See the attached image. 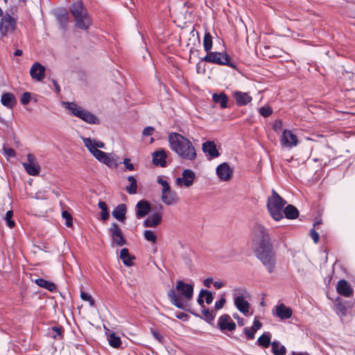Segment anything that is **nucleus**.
<instances>
[{
	"instance_id": "obj_1",
	"label": "nucleus",
	"mask_w": 355,
	"mask_h": 355,
	"mask_svg": "<svg viewBox=\"0 0 355 355\" xmlns=\"http://www.w3.org/2000/svg\"><path fill=\"white\" fill-rule=\"evenodd\" d=\"M169 147L180 158L193 162L197 157V153L192 142L178 132H171L168 136Z\"/></svg>"
},
{
	"instance_id": "obj_2",
	"label": "nucleus",
	"mask_w": 355,
	"mask_h": 355,
	"mask_svg": "<svg viewBox=\"0 0 355 355\" xmlns=\"http://www.w3.org/2000/svg\"><path fill=\"white\" fill-rule=\"evenodd\" d=\"M193 294V286L190 284H186L182 280L176 282L175 289H171L168 292V297L172 304L180 309H185L186 304L184 300H190Z\"/></svg>"
},
{
	"instance_id": "obj_3",
	"label": "nucleus",
	"mask_w": 355,
	"mask_h": 355,
	"mask_svg": "<svg viewBox=\"0 0 355 355\" xmlns=\"http://www.w3.org/2000/svg\"><path fill=\"white\" fill-rule=\"evenodd\" d=\"M69 10L74 18L76 28L87 31L92 25V19L83 3L76 1L71 6Z\"/></svg>"
},
{
	"instance_id": "obj_4",
	"label": "nucleus",
	"mask_w": 355,
	"mask_h": 355,
	"mask_svg": "<svg viewBox=\"0 0 355 355\" xmlns=\"http://www.w3.org/2000/svg\"><path fill=\"white\" fill-rule=\"evenodd\" d=\"M272 245L267 229L261 224H254L252 227V247L254 250Z\"/></svg>"
},
{
	"instance_id": "obj_5",
	"label": "nucleus",
	"mask_w": 355,
	"mask_h": 355,
	"mask_svg": "<svg viewBox=\"0 0 355 355\" xmlns=\"http://www.w3.org/2000/svg\"><path fill=\"white\" fill-rule=\"evenodd\" d=\"M286 204V200L272 189L271 196L268 198L267 209L275 220L279 221L283 218V210Z\"/></svg>"
},
{
	"instance_id": "obj_6",
	"label": "nucleus",
	"mask_w": 355,
	"mask_h": 355,
	"mask_svg": "<svg viewBox=\"0 0 355 355\" xmlns=\"http://www.w3.org/2000/svg\"><path fill=\"white\" fill-rule=\"evenodd\" d=\"M257 259L262 263L269 273L275 271L276 257L272 245L254 250Z\"/></svg>"
},
{
	"instance_id": "obj_7",
	"label": "nucleus",
	"mask_w": 355,
	"mask_h": 355,
	"mask_svg": "<svg viewBox=\"0 0 355 355\" xmlns=\"http://www.w3.org/2000/svg\"><path fill=\"white\" fill-rule=\"evenodd\" d=\"M64 107L69 110L71 114L78 117L89 124H99V119L92 112L78 106L73 102H64Z\"/></svg>"
},
{
	"instance_id": "obj_8",
	"label": "nucleus",
	"mask_w": 355,
	"mask_h": 355,
	"mask_svg": "<svg viewBox=\"0 0 355 355\" xmlns=\"http://www.w3.org/2000/svg\"><path fill=\"white\" fill-rule=\"evenodd\" d=\"M201 61L217 64L219 65L228 66L232 69H236V63L231 60L230 56L227 53L220 52H208Z\"/></svg>"
},
{
	"instance_id": "obj_9",
	"label": "nucleus",
	"mask_w": 355,
	"mask_h": 355,
	"mask_svg": "<svg viewBox=\"0 0 355 355\" xmlns=\"http://www.w3.org/2000/svg\"><path fill=\"white\" fill-rule=\"evenodd\" d=\"M248 293L244 288H237L234 293V302L238 310L246 315L249 312L250 304L247 300H244Z\"/></svg>"
},
{
	"instance_id": "obj_10",
	"label": "nucleus",
	"mask_w": 355,
	"mask_h": 355,
	"mask_svg": "<svg viewBox=\"0 0 355 355\" xmlns=\"http://www.w3.org/2000/svg\"><path fill=\"white\" fill-rule=\"evenodd\" d=\"M16 28V21L9 14L2 16L0 21V35L6 37L14 32Z\"/></svg>"
},
{
	"instance_id": "obj_11",
	"label": "nucleus",
	"mask_w": 355,
	"mask_h": 355,
	"mask_svg": "<svg viewBox=\"0 0 355 355\" xmlns=\"http://www.w3.org/2000/svg\"><path fill=\"white\" fill-rule=\"evenodd\" d=\"M112 243L118 246H122L126 244V240L123 235V232L118 224L112 223L109 229Z\"/></svg>"
},
{
	"instance_id": "obj_12",
	"label": "nucleus",
	"mask_w": 355,
	"mask_h": 355,
	"mask_svg": "<svg viewBox=\"0 0 355 355\" xmlns=\"http://www.w3.org/2000/svg\"><path fill=\"white\" fill-rule=\"evenodd\" d=\"M22 165L30 175H37L40 171V166L33 154L27 155V162H23Z\"/></svg>"
},
{
	"instance_id": "obj_13",
	"label": "nucleus",
	"mask_w": 355,
	"mask_h": 355,
	"mask_svg": "<svg viewBox=\"0 0 355 355\" xmlns=\"http://www.w3.org/2000/svg\"><path fill=\"white\" fill-rule=\"evenodd\" d=\"M218 326L222 332L225 331H233L236 329V324L228 314L220 316L218 320Z\"/></svg>"
},
{
	"instance_id": "obj_14",
	"label": "nucleus",
	"mask_w": 355,
	"mask_h": 355,
	"mask_svg": "<svg viewBox=\"0 0 355 355\" xmlns=\"http://www.w3.org/2000/svg\"><path fill=\"white\" fill-rule=\"evenodd\" d=\"M196 178L195 173L191 169H184L182 173V177L176 179V184L179 186L184 185L186 187H191Z\"/></svg>"
},
{
	"instance_id": "obj_15",
	"label": "nucleus",
	"mask_w": 355,
	"mask_h": 355,
	"mask_svg": "<svg viewBox=\"0 0 355 355\" xmlns=\"http://www.w3.org/2000/svg\"><path fill=\"white\" fill-rule=\"evenodd\" d=\"M151 210L150 204L148 201L141 200L137 202L135 206V216L137 219L142 218L147 216Z\"/></svg>"
},
{
	"instance_id": "obj_16",
	"label": "nucleus",
	"mask_w": 355,
	"mask_h": 355,
	"mask_svg": "<svg viewBox=\"0 0 355 355\" xmlns=\"http://www.w3.org/2000/svg\"><path fill=\"white\" fill-rule=\"evenodd\" d=\"M297 136L291 130H284L281 138V144L282 146L289 148L294 147L297 146Z\"/></svg>"
},
{
	"instance_id": "obj_17",
	"label": "nucleus",
	"mask_w": 355,
	"mask_h": 355,
	"mask_svg": "<svg viewBox=\"0 0 355 355\" xmlns=\"http://www.w3.org/2000/svg\"><path fill=\"white\" fill-rule=\"evenodd\" d=\"M273 315L281 320H286L291 318L293 311L290 307L285 306L284 304H280L275 306L273 309Z\"/></svg>"
},
{
	"instance_id": "obj_18",
	"label": "nucleus",
	"mask_w": 355,
	"mask_h": 355,
	"mask_svg": "<svg viewBox=\"0 0 355 355\" xmlns=\"http://www.w3.org/2000/svg\"><path fill=\"white\" fill-rule=\"evenodd\" d=\"M232 170L226 162L219 164L216 168V174L218 177L223 181L230 180L232 178Z\"/></svg>"
},
{
	"instance_id": "obj_19",
	"label": "nucleus",
	"mask_w": 355,
	"mask_h": 355,
	"mask_svg": "<svg viewBox=\"0 0 355 355\" xmlns=\"http://www.w3.org/2000/svg\"><path fill=\"white\" fill-rule=\"evenodd\" d=\"M30 75L33 79L42 81L45 76V67L40 63L35 62L31 67Z\"/></svg>"
},
{
	"instance_id": "obj_20",
	"label": "nucleus",
	"mask_w": 355,
	"mask_h": 355,
	"mask_svg": "<svg viewBox=\"0 0 355 355\" xmlns=\"http://www.w3.org/2000/svg\"><path fill=\"white\" fill-rule=\"evenodd\" d=\"M336 291L340 295L346 297L352 296L354 293V290L349 284L345 279H340L338 282L336 286Z\"/></svg>"
},
{
	"instance_id": "obj_21",
	"label": "nucleus",
	"mask_w": 355,
	"mask_h": 355,
	"mask_svg": "<svg viewBox=\"0 0 355 355\" xmlns=\"http://www.w3.org/2000/svg\"><path fill=\"white\" fill-rule=\"evenodd\" d=\"M83 143L90 153L99 162L105 156V152L96 149L94 146H92V140L90 138H83Z\"/></svg>"
},
{
	"instance_id": "obj_22",
	"label": "nucleus",
	"mask_w": 355,
	"mask_h": 355,
	"mask_svg": "<svg viewBox=\"0 0 355 355\" xmlns=\"http://www.w3.org/2000/svg\"><path fill=\"white\" fill-rule=\"evenodd\" d=\"M166 157L167 154L164 149L156 150L153 153V163L155 166L165 167L166 165Z\"/></svg>"
},
{
	"instance_id": "obj_23",
	"label": "nucleus",
	"mask_w": 355,
	"mask_h": 355,
	"mask_svg": "<svg viewBox=\"0 0 355 355\" xmlns=\"http://www.w3.org/2000/svg\"><path fill=\"white\" fill-rule=\"evenodd\" d=\"M161 199L166 205H175L179 200L177 193L171 189L166 191V193H162Z\"/></svg>"
},
{
	"instance_id": "obj_24",
	"label": "nucleus",
	"mask_w": 355,
	"mask_h": 355,
	"mask_svg": "<svg viewBox=\"0 0 355 355\" xmlns=\"http://www.w3.org/2000/svg\"><path fill=\"white\" fill-rule=\"evenodd\" d=\"M233 96L236 101V103L239 106H244L250 103L252 98L249 94L240 91H236L233 93Z\"/></svg>"
},
{
	"instance_id": "obj_25",
	"label": "nucleus",
	"mask_w": 355,
	"mask_h": 355,
	"mask_svg": "<svg viewBox=\"0 0 355 355\" xmlns=\"http://www.w3.org/2000/svg\"><path fill=\"white\" fill-rule=\"evenodd\" d=\"M202 151L207 153L211 158H216L220 155L216 146L214 141H207L202 144Z\"/></svg>"
},
{
	"instance_id": "obj_26",
	"label": "nucleus",
	"mask_w": 355,
	"mask_h": 355,
	"mask_svg": "<svg viewBox=\"0 0 355 355\" xmlns=\"http://www.w3.org/2000/svg\"><path fill=\"white\" fill-rule=\"evenodd\" d=\"M162 220V214L155 213L145 219L143 222V225L145 227H155L161 223Z\"/></svg>"
},
{
	"instance_id": "obj_27",
	"label": "nucleus",
	"mask_w": 355,
	"mask_h": 355,
	"mask_svg": "<svg viewBox=\"0 0 355 355\" xmlns=\"http://www.w3.org/2000/svg\"><path fill=\"white\" fill-rule=\"evenodd\" d=\"M1 103L3 106L12 109L17 104V99L13 94L6 92L1 95Z\"/></svg>"
},
{
	"instance_id": "obj_28",
	"label": "nucleus",
	"mask_w": 355,
	"mask_h": 355,
	"mask_svg": "<svg viewBox=\"0 0 355 355\" xmlns=\"http://www.w3.org/2000/svg\"><path fill=\"white\" fill-rule=\"evenodd\" d=\"M127 207L125 204H119L117 205L112 211V216L114 218L120 222H124L126 217L125 214Z\"/></svg>"
},
{
	"instance_id": "obj_29",
	"label": "nucleus",
	"mask_w": 355,
	"mask_h": 355,
	"mask_svg": "<svg viewBox=\"0 0 355 355\" xmlns=\"http://www.w3.org/2000/svg\"><path fill=\"white\" fill-rule=\"evenodd\" d=\"M271 336V334L269 331L264 332L258 338L256 345L261 348H268L272 343Z\"/></svg>"
},
{
	"instance_id": "obj_30",
	"label": "nucleus",
	"mask_w": 355,
	"mask_h": 355,
	"mask_svg": "<svg viewBox=\"0 0 355 355\" xmlns=\"http://www.w3.org/2000/svg\"><path fill=\"white\" fill-rule=\"evenodd\" d=\"M34 282L40 287L44 288L51 292L56 290L57 286L53 282H51L42 278H37L34 280Z\"/></svg>"
},
{
	"instance_id": "obj_31",
	"label": "nucleus",
	"mask_w": 355,
	"mask_h": 355,
	"mask_svg": "<svg viewBox=\"0 0 355 355\" xmlns=\"http://www.w3.org/2000/svg\"><path fill=\"white\" fill-rule=\"evenodd\" d=\"M120 259L124 265L127 266H133V260L135 259L134 256L129 254L128 248H123L120 252Z\"/></svg>"
},
{
	"instance_id": "obj_32",
	"label": "nucleus",
	"mask_w": 355,
	"mask_h": 355,
	"mask_svg": "<svg viewBox=\"0 0 355 355\" xmlns=\"http://www.w3.org/2000/svg\"><path fill=\"white\" fill-rule=\"evenodd\" d=\"M212 100L214 103H219L221 108L225 109L227 107L228 98L225 93L222 92L219 94H214Z\"/></svg>"
},
{
	"instance_id": "obj_33",
	"label": "nucleus",
	"mask_w": 355,
	"mask_h": 355,
	"mask_svg": "<svg viewBox=\"0 0 355 355\" xmlns=\"http://www.w3.org/2000/svg\"><path fill=\"white\" fill-rule=\"evenodd\" d=\"M288 219H295L299 216L297 209L292 205H287L283 210V215Z\"/></svg>"
},
{
	"instance_id": "obj_34",
	"label": "nucleus",
	"mask_w": 355,
	"mask_h": 355,
	"mask_svg": "<svg viewBox=\"0 0 355 355\" xmlns=\"http://www.w3.org/2000/svg\"><path fill=\"white\" fill-rule=\"evenodd\" d=\"M104 164L107 165L109 167L116 168L118 166V163L116 162V156L111 155L110 153H105V156H103V158L100 161Z\"/></svg>"
},
{
	"instance_id": "obj_35",
	"label": "nucleus",
	"mask_w": 355,
	"mask_h": 355,
	"mask_svg": "<svg viewBox=\"0 0 355 355\" xmlns=\"http://www.w3.org/2000/svg\"><path fill=\"white\" fill-rule=\"evenodd\" d=\"M271 347V350L274 355H285L286 354L285 346L280 345L277 340L272 342Z\"/></svg>"
},
{
	"instance_id": "obj_36",
	"label": "nucleus",
	"mask_w": 355,
	"mask_h": 355,
	"mask_svg": "<svg viewBox=\"0 0 355 355\" xmlns=\"http://www.w3.org/2000/svg\"><path fill=\"white\" fill-rule=\"evenodd\" d=\"M336 312L340 316H345L347 315V306L340 297H337L336 300Z\"/></svg>"
},
{
	"instance_id": "obj_37",
	"label": "nucleus",
	"mask_w": 355,
	"mask_h": 355,
	"mask_svg": "<svg viewBox=\"0 0 355 355\" xmlns=\"http://www.w3.org/2000/svg\"><path fill=\"white\" fill-rule=\"evenodd\" d=\"M107 340L110 345L112 347L118 348L121 345V338L116 336V333L114 332L111 333L108 336Z\"/></svg>"
},
{
	"instance_id": "obj_38",
	"label": "nucleus",
	"mask_w": 355,
	"mask_h": 355,
	"mask_svg": "<svg viewBox=\"0 0 355 355\" xmlns=\"http://www.w3.org/2000/svg\"><path fill=\"white\" fill-rule=\"evenodd\" d=\"M128 180L130 182L129 186L126 187V191L129 194H135L137 193V180L133 176H129Z\"/></svg>"
},
{
	"instance_id": "obj_39",
	"label": "nucleus",
	"mask_w": 355,
	"mask_h": 355,
	"mask_svg": "<svg viewBox=\"0 0 355 355\" xmlns=\"http://www.w3.org/2000/svg\"><path fill=\"white\" fill-rule=\"evenodd\" d=\"M202 309V318L209 323L214 321L215 318V313H214V311H210L209 309L205 307Z\"/></svg>"
},
{
	"instance_id": "obj_40",
	"label": "nucleus",
	"mask_w": 355,
	"mask_h": 355,
	"mask_svg": "<svg viewBox=\"0 0 355 355\" xmlns=\"http://www.w3.org/2000/svg\"><path fill=\"white\" fill-rule=\"evenodd\" d=\"M203 46L207 53L209 52L212 48V37L209 33H205V34Z\"/></svg>"
},
{
	"instance_id": "obj_41",
	"label": "nucleus",
	"mask_w": 355,
	"mask_h": 355,
	"mask_svg": "<svg viewBox=\"0 0 355 355\" xmlns=\"http://www.w3.org/2000/svg\"><path fill=\"white\" fill-rule=\"evenodd\" d=\"M144 236L145 239L149 242L155 243L157 241V236L155 232L152 230H145L144 232Z\"/></svg>"
},
{
	"instance_id": "obj_42",
	"label": "nucleus",
	"mask_w": 355,
	"mask_h": 355,
	"mask_svg": "<svg viewBox=\"0 0 355 355\" xmlns=\"http://www.w3.org/2000/svg\"><path fill=\"white\" fill-rule=\"evenodd\" d=\"M157 182L162 187V193H166V191L171 189L167 180L164 179L162 176L157 177Z\"/></svg>"
},
{
	"instance_id": "obj_43",
	"label": "nucleus",
	"mask_w": 355,
	"mask_h": 355,
	"mask_svg": "<svg viewBox=\"0 0 355 355\" xmlns=\"http://www.w3.org/2000/svg\"><path fill=\"white\" fill-rule=\"evenodd\" d=\"M62 218L65 219V225L67 227H71L73 225V218L70 213L67 211H63L62 213Z\"/></svg>"
},
{
	"instance_id": "obj_44",
	"label": "nucleus",
	"mask_w": 355,
	"mask_h": 355,
	"mask_svg": "<svg viewBox=\"0 0 355 355\" xmlns=\"http://www.w3.org/2000/svg\"><path fill=\"white\" fill-rule=\"evenodd\" d=\"M12 216H13V211L12 210H9L6 212V216L4 218V219L6 221L7 225L10 228L13 227L15 225L14 220H12Z\"/></svg>"
},
{
	"instance_id": "obj_45",
	"label": "nucleus",
	"mask_w": 355,
	"mask_h": 355,
	"mask_svg": "<svg viewBox=\"0 0 355 355\" xmlns=\"http://www.w3.org/2000/svg\"><path fill=\"white\" fill-rule=\"evenodd\" d=\"M80 297H81V299L83 300L88 302L91 306H94L95 301L93 299V297L91 296V295L88 294L86 292L82 291L80 293Z\"/></svg>"
},
{
	"instance_id": "obj_46",
	"label": "nucleus",
	"mask_w": 355,
	"mask_h": 355,
	"mask_svg": "<svg viewBox=\"0 0 355 355\" xmlns=\"http://www.w3.org/2000/svg\"><path fill=\"white\" fill-rule=\"evenodd\" d=\"M58 19L59 22L62 24V26L64 27L67 25V21H68V13L65 10L62 11L61 13H60L58 16Z\"/></svg>"
},
{
	"instance_id": "obj_47",
	"label": "nucleus",
	"mask_w": 355,
	"mask_h": 355,
	"mask_svg": "<svg viewBox=\"0 0 355 355\" xmlns=\"http://www.w3.org/2000/svg\"><path fill=\"white\" fill-rule=\"evenodd\" d=\"M259 114L263 117H268L272 113V110L270 107H261L259 110Z\"/></svg>"
},
{
	"instance_id": "obj_48",
	"label": "nucleus",
	"mask_w": 355,
	"mask_h": 355,
	"mask_svg": "<svg viewBox=\"0 0 355 355\" xmlns=\"http://www.w3.org/2000/svg\"><path fill=\"white\" fill-rule=\"evenodd\" d=\"M243 333L246 336V338L248 340H253L255 336V331H252V329L250 327H245L243 329Z\"/></svg>"
},
{
	"instance_id": "obj_49",
	"label": "nucleus",
	"mask_w": 355,
	"mask_h": 355,
	"mask_svg": "<svg viewBox=\"0 0 355 355\" xmlns=\"http://www.w3.org/2000/svg\"><path fill=\"white\" fill-rule=\"evenodd\" d=\"M3 154L8 157H14L16 155V152L13 148H3Z\"/></svg>"
},
{
	"instance_id": "obj_50",
	"label": "nucleus",
	"mask_w": 355,
	"mask_h": 355,
	"mask_svg": "<svg viewBox=\"0 0 355 355\" xmlns=\"http://www.w3.org/2000/svg\"><path fill=\"white\" fill-rule=\"evenodd\" d=\"M202 293H204V297H205V302L207 304H210L214 299L212 293L210 291L204 289H202Z\"/></svg>"
},
{
	"instance_id": "obj_51",
	"label": "nucleus",
	"mask_w": 355,
	"mask_h": 355,
	"mask_svg": "<svg viewBox=\"0 0 355 355\" xmlns=\"http://www.w3.org/2000/svg\"><path fill=\"white\" fill-rule=\"evenodd\" d=\"M31 100V94L29 92H24L21 97V103L23 105H27Z\"/></svg>"
},
{
	"instance_id": "obj_52",
	"label": "nucleus",
	"mask_w": 355,
	"mask_h": 355,
	"mask_svg": "<svg viewBox=\"0 0 355 355\" xmlns=\"http://www.w3.org/2000/svg\"><path fill=\"white\" fill-rule=\"evenodd\" d=\"M262 327V323L258 320L257 317L254 318L253 324L251 327L252 331L257 332V330L260 329Z\"/></svg>"
},
{
	"instance_id": "obj_53",
	"label": "nucleus",
	"mask_w": 355,
	"mask_h": 355,
	"mask_svg": "<svg viewBox=\"0 0 355 355\" xmlns=\"http://www.w3.org/2000/svg\"><path fill=\"white\" fill-rule=\"evenodd\" d=\"M34 198L37 200H46L48 198V196L45 191H39L35 193Z\"/></svg>"
},
{
	"instance_id": "obj_54",
	"label": "nucleus",
	"mask_w": 355,
	"mask_h": 355,
	"mask_svg": "<svg viewBox=\"0 0 355 355\" xmlns=\"http://www.w3.org/2000/svg\"><path fill=\"white\" fill-rule=\"evenodd\" d=\"M309 235L311 237V239L313 240L315 243H318L320 236H319V234L314 229L311 230Z\"/></svg>"
},
{
	"instance_id": "obj_55",
	"label": "nucleus",
	"mask_w": 355,
	"mask_h": 355,
	"mask_svg": "<svg viewBox=\"0 0 355 355\" xmlns=\"http://www.w3.org/2000/svg\"><path fill=\"white\" fill-rule=\"evenodd\" d=\"M226 300L224 297H222L220 300H219L218 301H216L215 302V305H214V307L216 310H218V309H220L223 307L225 303Z\"/></svg>"
},
{
	"instance_id": "obj_56",
	"label": "nucleus",
	"mask_w": 355,
	"mask_h": 355,
	"mask_svg": "<svg viewBox=\"0 0 355 355\" xmlns=\"http://www.w3.org/2000/svg\"><path fill=\"white\" fill-rule=\"evenodd\" d=\"M203 61L199 62L196 64V71L198 73H204L205 72V66L202 64Z\"/></svg>"
},
{
	"instance_id": "obj_57",
	"label": "nucleus",
	"mask_w": 355,
	"mask_h": 355,
	"mask_svg": "<svg viewBox=\"0 0 355 355\" xmlns=\"http://www.w3.org/2000/svg\"><path fill=\"white\" fill-rule=\"evenodd\" d=\"M130 159L129 158L124 159L123 163L125 164V166L128 171H133L135 169L134 165L130 163Z\"/></svg>"
},
{
	"instance_id": "obj_58",
	"label": "nucleus",
	"mask_w": 355,
	"mask_h": 355,
	"mask_svg": "<svg viewBox=\"0 0 355 355\" xmlns=\"http://www.w3.org/2000/svg\"><path fill=\"white\" fill-rule=\"evenodd\" d=\"M155 129L151 126H148L145 128L143 130V135L144 136H150L153 134Z\"/></svg>"
},
{
	"instance_id": "obj_59",
	"label": "nucleus",
	"mask_w": 355,
	"mask_h": 355,
	"mask_svg": "<svg viewBox=\"0 0 355 355\" xmlns=\"http://www.w3.org/2000/svg\"><path fill=\"white\" fill-rule=\"evenodd\" d=\"M92 146H94L96 149L104 148L105 144L101 141L92 140Z\"/></svg>"
},
{
	"instance_id": "obj_60",
	"label": "nucleus",
	"mask_w": 355,
	"mask_h": 355,
	"mask_svg": "<svg viewBox=\"0 0 355 355\" xmlns=\"http://www.w3.org/2000/svg\"><path fill=\"white\" fill-rule=\"evenodd\" d=\"M203 297H204V293H202V289L199 293V295H198V297L197 300V302H198V304L201 306V308L205 307L204 300L202 298Z\"/></svg>"
},
{
	"instance_id": "obj_61",
	"label": "nucleus",
	"mask_w": 355,
	"mask_h": 355,
	"mask_svg": "<svg viewBox=\"0 0 355 355\" xmlns=\"http://www.w3.org/2000/svg\"><path fill=\"white\" fill-rule=\"evenodd\" d=\"M233 317L234 319H236L237 320V322H238V324L239 326H243L244 325V320L243 318H241L238 313H234L233 314Z\"/></svg>"
},
{
	"instance_id": "obj_62",
	"label": "nucleus",
	"mask_w": 355,
	"mask_h": 355,
	"mask_svg": "<svg viewBox=\"0 0 355 355\" xmlns=\"http://www.w3.org/2000/svg\"><path fill=\"white\" fill-rule=\"evenodd\" d=\"M151 333L153 336V337L157 339V340L159 341H161L162 339V336L159 333L157 332V331L151 329Z\"/></svg>"
},
{
	"instance_id": "obj_63",
	"label": "nucleus",
	"mask_w": 355,
	"mask_h": 355,
	"mask_svg": "<svg viewBox=\"0 0 355 355\" xmlns=\"http://www.w3.org/2000/svg\"><path fill=\"white\" fill-rule=\"evenodd\" d=\"M110 216V214H109V212L107 210H103V211H101V218L103 220H106L108 219Z\"/></svg>"
},
{
	"instance_id": "obj_64",
	"label": "nucleus",
	"mask_w": 355,
	"mask_h": 355,
	"mask_svg": "<svg viewBox=\"0 0 355 355\" xmlns=\"http://www.w3.org/2000/svg\"><path fill=\"white\" fill-rule=\"evenodd\" d=\"M98 205V207L102 210V211L103 210L107 209V205L103 201H99Z\"/></svg>"
}]
</instances>
